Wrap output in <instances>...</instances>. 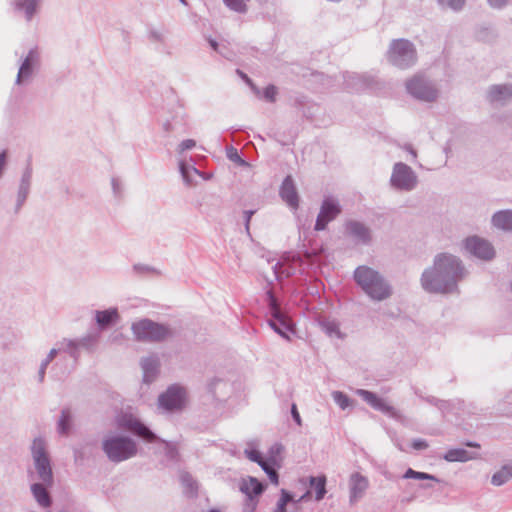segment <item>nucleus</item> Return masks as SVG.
<instances>
[{
	"mask_svg": "<svg viewBox=\"0 0 512 512\" xmlns=\"http://www.w3.org/2000/svg\"><path fill=\"white\" fill-rule=\"evenodd\" d=\"M465 276L462 261L449 253L435 256L433 266L424 270L421 276L422 288L432 294L458 292V283Z\"/></svg>",
	"mask_w": 512,
	"mask_h": 512,
	"instance_id": "1",
	"label": "nucleus"
},
{
	"mask_svg": "<svg viewBox=\"0 0 512 512\" xmlns=\"http://www.w3.org/2000/svg\"><path fill=\"white\" fill-rule=\"evenodd\" d=\"M354 280L372 300L383 301L392 295L390 283L378 271L368 266L357 267Z\"/></svg>",
	"mask_w": 512,
	"mask_h": 512,
	"instance_id": "2",
	"label": "nucleus"
},
{
	"mask_svg": "<svg viewBox=\"0 0 512 512\" xmlns=\"http://www.w3.org/2000/svg\"><path fill=\"white\" fill-rule=\"evenodd\" d=\"M131 330L135 339L140 342L160 343L174 336V331L169 325L148 318L134 322Z\"/></svg>",
	"mask_w": 512,
	"mask_h": 512,
	"instance_id": "3",
	"label": "nucleus"
},
{
	"mask_svg": "<svg viewBox=\"0 0 512 512\" xmlns=\"http://www.w3.org/2000/svg\"><path fill=\"white\" fill-rule=\"evenodd\" d=\"M102 450L113 463H120L135 457L138 453L137 443L128 436L113 435L102 442Z\"/></svg>",
	"mask_w": 512,
	"mask_h": 512,
	"instance_id": "4",
	"label": "nucleus"
},
{
	"mask_svg": "<svg viewBox=\"0 0 512 512\" xmlns=\"http://www.w3.org/2000/svg\"><path fill=\"white\" fill-rule=\"evenodd\" d=\"M271 319L268 320L269 326L282 338L290 340L289 333L295 332V326L290 317L281 309L280 302L272 289L265 293Z\"/></svg>",
	"mask_w": 512,
	"mask_h": 512,
	"instance_id": "5",
	"label": "nucleus"
},
{
	"mask_svg": "<svg viewBox=\"0 0 512 512\" xmlns=\"http://www.w3.org/2000/svg\"><path fill=\"white\" fill-rule=\"evenodd\" d=\"M387 59L397 68L408 69L417 62L416 47L407 39H395L389 46Z\"/></svg>",
	"mask_w": 512,
	"mask_h": 512,
	"instance_id": "6",
	"label": "nucleus"
},
{
	"mask_svg": "<svg viewBox=\"0 0 512 512\" xmlns=\"http://www.w3.org/2000/svg\"><path fill=\"white\" fill-rule=\"evenodd\" d=\"M31 455L38 478L48 487L53 485V472L51 460L47 452L46 441L42 437H37L31 445Z\"/></svg>",
	"mask_w": 512,
	"mask_h": 512,
	"instance_id": "7",
	"label": "nucleus"
},
{
	"mask_svg": "<svg viewBox=\"0 0 512 512\" xmlns=\"http://www.w3.org/2000/svg\"><path fill=\"white\" fill-rule=\"evenodd\" d=\"M118 426L148 443L164 442L140 419L132 414H123L118 418Z\"/></svg>",
	"mask_w": 512,
	"mask_h": 512,
	"instance_id": "8",
	"label": "nucleus"
},
{
	"mask_svg": "<svg viewBox=\"0 0 512 512\" xmlns=\"http://www.w3.org/2000/svg\"><path fill=\"white\" fill-rule=\"evenodd\" d=\"M406 89L411 96L421 101L433 102L438 97V90L435 85L420 75L409 79L406 82Z\"/></svg>",
	"mask_w": 512,
	"mask_h": 512,
	"instance_id": "9",
	"label": "nucleus"
},
{
	"mask_svg": "<svg viewBox=\"0 0 512 512\" xmlns=\"http://www.w3.org/2000/svg\"><path fill=\"white\" fill-rule=\"evenodd\" d=\"M391 185L400 191H411L417 185V175L410 166L403 162L394 164L390 178Z\"/></svg>",
	"mask_w": 512,
	"mask_h": 512,
	"instance_id": "10",
	"label": "nucleus"
},
{
	"mask_svg": "<svg viewBox=\"0 0 512 512\" xmlns=\"http://www.w3.org/2000/svg\"><path fill=\"white\" fill-rule=\"evenodd\" d=\"M186 390L179 385H172L159 395V407L168 412L181 411L185 406Z\"/></svg>",
	"mask_w": 512,
	"mask_h": 512,
	"instance_id": "11",
	"label": "nucleus"
},
{
	"mask_svg": "<svg viewBox=\"0 0 512 512\" xmlns=\"http://www.w3.org/2000/svg\"><path fill=\"white\" fill-rule=\"evenodd\" d=\"M463 244L465 250L478 259L490 261L495 256V250L492 244L479 236H469L464 240Z\"/></svg>",
	"mask_w": 512,
	"mask_h": 512,
	"instance_id": "12",
	"label": "nucleus"
},
{
	"mask_svg": "<svg viewBox=\"0 0 512 512\" xmlns=\"http://www.w3.org/2000/svg\"><path fill=\"white\" fill-rule=\"evenodd\" d=\"M342 212V207L337 199L334 197H326L322 201L320 212L317 216L314 229L316 231H323L326 229L328 223L333 221Z\"/></svg>",
	"mask_w": 512,
	"mask_h": 512,
	"instance_id": "13",
	"label": "nucleus"
},
{
	"mask_svg": "<svg viewBox=\"0 0 512 512\" xmlns=\"http://www.w3.org/2000/svg\"><path fill=\"white\" fill-rule=\"evenodd\" d=\"M38 64L39 53L36 49H31L20 65L16 83L21 85L22 83L29 81L33 75L34 68L38 66Z\"/></svg>",
	"mask_w": 512,
	"mask_h": 512,
	"instance_id": "14",
	"label": "nucleus"
},
{
	"mask_svg": "<svg viewBox=\"0 0 512 512\" xmlns=\"http://www.w3.org/2000/svg\"><path fill=\"white\" fill-rule=\"evenodd\" d=\"M281 199L293 210L299 207V195L291 175H287L279 189Z\"/></svg>",
	"mask_w": 512,
	"mask_h": 512,
	"instance_id": "15",
	"label": "nucleus"
},
{
	"mask_svg": "<svg viewBox=\"0 0 512 512\" xmlns=\"http://www.w3.org/2000/svg\"><path fill=\"white\" fill-rule=\"evenodd\" d=\"M357 393L365 402H367L375 410L387 414L391 417H396V409L393 406L387 404L382 398L378 397L377 394H375L374 392L359 389Z\"/></svg>",
	"mask_w": 512,
	"mask_h": 512,
	"instance_id": "16",
	"label": "nucleus"
},
{
	"mask_svg": "<svg viewBox=\"0 0 512 512\" xmlns=\"http://www.w3.org/2000/svg\"><path fill=\"white\" fill-rule=\"evenodd\" d=\"M346 231L357 243L366 245L371 241L370 229L359 221H349L346 224Z\"/></svg>",
	"mask_w": 512,
	"mask_h": 512,
	"instance_id": "17",
	"label": "nucleus"
},
{
	"mask_svg": "<svg viewBox=\"0 0 512 512\" xmlns=\"http://www.w3.org/2000/svg\"><path fill=\"white\" fill-rule=\"evenodd\" d=\"M488 100L495 104H505L512 99V85H492L488 90Z\"/></svg>",
	"mask_w": 512,
	"mask_h": 512,
	"instance_id": "18",
	"label": "nucleus"
},
{
	"mask_svg": "<svg viewBox=\"0 0 512 512\" xmlns=\"http://www.w3.org/2000/svg\"><path fill=\"white\" fill-rule=\"evenodd\" d=\"M345 88L352 92H359L370 85V80L365 75H360L353 72L343 73Z\"/></svg>",
	"mask_w": 512,
	"mask_h": 512,
	"instance_id": "19",
	"label": "nucleus"
},
{
	"mask_svg": "<svg viewBox=\"0 0 512 512\" xmlns=\"http://www.w3.org/2000/svg\"><path fill=\"white\" fill-rule=\"evenodd\" d=\"M140 364H141V368L143 370V381L145 383L153 382L158 374V371H159V366H160L159 358L155 355L148 356V357L142 358Z\"/></svg>",
	"mask_w": 512,
	"mask_h": 512,
	"instance_id": "20",
	"label": "nucleus"
},
{
	"mask_svg": "<svg viewBox=\"0 0 512 512\" xmlns=\"http://www.w3.org/2000/svg\"><path fill=\"white\" fill-rule=\"evenodd\" d=\"M349 486L350 501L353 502L362 497L363 493L368 488V480L366 477L356 472L350 476Z\"/></svg>",
	"mask_w": 512,
	"mask_h": 512,
	"instance_id": "21",
	"label": "nucleus"
},
{
	"mask_svg": "<svg viewBox=\"0 0 512 512\" xmlns=\"http://www.w3.org/2000/svg\"><path fill=\"white\" fill-rule=\"evenodd\" d=\"M119 320V313L117 308H109L102 311L95 312V321L99 330H105L114 325Z\"/></svg>",
	"mask_w": 512,
	"mask_h": 512,
	"instance_id": "22",
	"label": "nucleus"
},
{
	"mask_svg": "<svg viewBox=\"0 0 512 512\" xmlns=\"http://www.w3.org/2000/svg\"><path fill=\"white\" fill-rule=\"evenodd\" d=\"M264 489V485L254 477H249L248 480H243L240 485L241 492H243L250 500H253L254 497L260 496L264 492Z\"/></svg>",
	"mask_w": 512,
	"mask_h": 512,
	"instance_id": "23",
	"label": "nucleus"
},
{
	"mask_svg": "<svg viewBox=\"0 0 512 512\" xmlns=\"http://www.w3.org/2000/svg\"><path fill=\"white\" fill-rule=\"evenodd\" d=\"M492 225L503 231H512V210H500L493 214Z\"/></svg>",
	"mask_w": 512,
	"mask_h": 512,
	"instance_id": "24",
	"label": "nucleus"
},
{
	"mask_svg": "<svg viewBox=\"0 0 512 512\" xmlns=\"http://www.w3.org/2000/svg\"><path fill=\"white\" fill-rule=\"evenodd\" d=\"M46 484L42 483H33L31 485V492L33 497L37 501V503L42 507H50L52 505V498L50 493L46 488Z\"/></svg>",
	"mask_w": 512,
	"mask_h": 512,
	"instance_id": "25",
	"label": "nucleus"
},
{
	"mask_svg": "<svg viewBox=\"0 0 512 512\" xmlns=\"http://www.w3.org/2000/svg\"><path fill=\"white\" fill-rule=\"evenodd\" d=\"M39 3L40 0H14L15 10L23 12L27 21H31L37 13Z\"/></svg>",
	"mask_w": 512,
	"mask_h": 512,
	"instance_id": "26",
	"label": "nucleus"
},
{
	"mask_svg": "<svg viewBox=\"0 0 512 512\" xmlns=\"http://www.w3.org/2000/svg\"><path fill=\"white\" fill-rule=\"evenodd\" d=\"M475 457L476 453L469 452L464 448L449 449L443 456V458L448 462H466L474 459Z\"/></svg>",
	"mask_w": 512,
	"mask_h": 512,
	"instance_id": "27",
	"label": "nucleus"
},
{
	"mask_svg": "<svg viewBox=\"0 0 512 512\" xmlns=\"http://www.w3.org/2000/svg\"><path fill=\"white\" fill-rule=\"evenodd\" d=\"M32 173H33V169H32V165H31V161L28 160L27 166H26V168L21 176V179H20V184H19V188H18V192H17L18 196L28 198V195L30 193V187H31Z\"/></svg>",
	"mask_w": 512,
	"mask_h": 512,
	"instance_id": "28",
	"label": "nucleus"
},
{
	"mask_svg": "<svg viewBox=\"0 0 512 512\" xmlns=\"http://www.w3.org/2000/svg\"><path fill=\"white\" fill-rule=\"evenodd\" d=\"M512 478V465L506 464L496 471L491 477V483L494 486H501Z\"/></svg>",
	"mask_w": 512,
	"mask_h": 512,
	"instance_id": "29",
	"label": "nucleus"
},
{
	"mask_svg": "<svg viewBox=\"0 0 512 512\" xmlns=\"http://www.w3.org/2000/svg\"><path fill=\"white\" fill-rule=\"evenodd\" d=\"M100 332L93 331L89 332L85 336L76 339L77 343H79V349L84 348L87 351H93L99 341Z\"/></svg>",
	"mask_w": 512,
	"mask_h": 512,
	"instance_id": "30",
	"label": "nucleus"
},
{
	"mask_svg": "<svg viewBox=\"0 0 512 512\" xmlns=\"http://www.w3.org/2000/svg\"><path fill=\"white\" fill-rule=\"evenodd\" d=\"M59 350L67 352L75 362L78 361L80 352L79 343H77L76 339H63L61 342H59Z\"/></svg>",
	"mask_w": 512,
	"mask_h": 512,
	"instance_id": "31",
	"label": "nucleus"
},
{
	"mask_svg": "<svg viewBox=\"0 0 512 512\" xmlns=\"http://www.w3.org/2000/svg\"><path fill=\"white\" fill-rule=\"evenodd\" d=\"M72 415L68 408H64L61 411V415L57 424L59 434L68 435L71 430Z\"/></svg>",
	"mask_w": 512,
	"mask_h": 512,
	"instance_id": "32",
	"label": "nucleus"
},
{
	"mask_svg": "<svg viewBox=\"0 0 512 512\" xmlns=\"http://www.w3.org/2000/svg\"><path fill=\"white\" fill-rule=\"evenodd\" d=\"M310 486L315 489V499L317 501L322 500L326 494V477H310Z\"/></svg>",
	"mask_w": 512,
	"mask_h": 512,
	"instance_id": "33",
	"label": "nucleus"
},
{
	"mask_svg": "<svg viewBox=\"0 0 512 512\" xmlns=\"http://www.w3.org/2000/svg\"><path fill=\"white\" fill-rule=\"evenodd\" d=\"M276 463L277 462H275V461H271L269 459H266L263 463H260L259 466L267 474V476L269 477L270 481L273 484L278 485V483H279V475H278V472L276 471V469L274 468Z\"/></svg>",
	"mask_w": 512,
	"mask_h": 512,
	"instance_id": "34",
	"label": "nucleus"
},
{
	"mask_svg": "<svg viewBox=\"0 0 512 512\" xmlns=\"http://www.w3.org/2000/svg\"><path fill=\"white\" fill-rule=\"evenodd\" d=\"M403 478L417 479V480H431V481H435V482H440V480L436 476H434L432 474L425 473V472L415 471L412 468H408L406 470V472L403 475Z\"/></svg>",
	"mask_w": 512,
	"mask_h": 512,
	"instance_id": "35",
	"label": "nucleus"
},
{
	"mask_svg": "<svg viewBox=\"0 0 512 512\" xmlns=\"http://www.w3.org/2000/svg\"><path fill=\"white\" fill-rule=\"evenodd\" d=\"M466 0H437L438 5L443 9H450L459 12L463 9Z\"/></svg>",
	"mask_w": 512,
	"mask_h": 512,
	"instance_id": "36",
	"label": "nucleus"
},
{
	"mask_svg": "<svg viewBox=\"0 0 512 512\" xmlns=\"http://www.w3.org/2000/svg\"><path fill=\"white\" fill-rule=\"evenodd\" d=\"M180 480L182 485L191 493L196 494L197 493V483L194 480L193 476L188 472H183L180 475Z\"/></svg>",
	"mask_w": 512,
	"mask_h": 512,
	"instance_id": "37",
	"label": "nucleus"
},
{
	"mask_svg": "<svg viewBox=\"0 0 512 512\" xmlns=\"http://www.w3.org/2000/svg\"><path fill=\"white\" fill-rule=\"evenodd\" d=\"M322 329L325 331V333L330 336H336L338 338L341 337V332L339 329V325L334 321H323L321 323Z\"/></svg>",
	"mask_w": 512,
	"mask_h": 512,
	"instance_id": "38",
	"label": "nucleus"
},
{
	"mask_svg": "<svg viewBox=\"0 0 512 512\" xmlns=\"http://www.w3.org/2000/svg\"><path fill=\"white\" fill-rule=\"evenodd\" d=\"M293 501V496L285 489L281 490V497L277 502L276 512H285L287 504Z\"/></svg>",
	"mask_w": 512,
	"mask_h": 512,
	"instance_id": "39",
	"label": "nucleus"
},
{
	"mask_svg": "<svg viewBox=\"0 0 512 512\" xmlns=\"http://www.w3.org/2000/svg\"><path fill=\"white\" fill-rule=\"evenodd\" d=\"M246 1L247 0H223L225 5L229 9H231L235 12H238V13H246V11H247Z\"/></svg>",
	"mask_w": 512,
	"mask_h": 512,
	"instance_id": "40",
	"label": "nucleus"
},
{
	"mask_svg": "<svg viewBox=\"0 0 512 512\" xmlns=\"http://www.w3.org/2000/svg\"><path fill=\"white\" fill-rule=\"evenodd\" d=\"M334 402L342 409L345 410L351 403L350 398L341 391H334L332 393Z\"/></svg>",
	"mask_w": 512,
	"mask_h": 512,
	"instance_id": "41",
	"label": "nucleus"
},
{
	"mask_svg": "<svg viewBox=\"0 0 512 512\" xmlns=\"http://www.w3.org/2000/svg\"><path fill=\"white\" fill-rule=\"evenodd\" d=\"M179 169L184 181L188 184L191 183L192 181L190 178L191 173H199L197 168H195L194 166H190L184 162H180Z\"/></svg>",
	"mask_w": 512,
	"mask_h": 512,
	"instance_id": "42",
	"label": "nucleus"
},
{
	"mask_svg": "<svg viewBox=\"0 0 512 512\" xmlns=\"http://www.w3.org/2000/svg\"><path fill=\"white\" fill-rule=\"evenodd\" d=\"M227 157L234 163H237L240 166H247L248 162L245 161L238 153V150L233 146L227 148Z\"/></svg>",
	"mask_w": 512,
	"mask_h": 512,
	"instance_id": "43",
	"label": "nucleus"
},
{
	"mask_svg": "<svg viewBox=\"0 0 512 512\" xmlns=\"http://www.w3.org/2000/svg\"><path fill=\"white\" fill-rule=\"evenodd\" d=\"M244 454L250 461L257 463L258 465H260V463H263L266 460L263 459L261 453L255 449H246L244 451Z\"/></svg>",
	"mask_w": 512,
	"mask_h": 512,
	"instance_id": "44",
	"label": "nucleus"
},
{
	"mask_svg": "<svg viewBox=\"0 0 512 512\" xmlns=\"http://www.w3.org/2000/svg\"><path fill=\"white\" fill-rule=\"evenodd\" d=\"M277 88L270 84L263 91V97L266 101L273 103L276 101Z\"/></svg>",
	"mask_w": 512,
	"mask_h": 512,
	"instance_id": "45",
	"label": "nucleus"
},
{
	"mask_svg": "<svg viewBox=\"0 0 512 512\" xmlns=\"http://www.w3.org/2000/svg\"><path fill=\"white\" fill-rule=\"evenodd\" d=\"M283 449H284V448H283L282 444H280V443H274V444L270 447V449H269V451H268V458H267V459H269V460H271V461H275V462H277V459H276V458H277V456H278V455H280V453L283 451Z\"/></svg>",
	"mask_w": 512,
	"mask_h": 512,
	"instance_id": "46",
	"label": "nucleus"
},
{
	"mask_svg": "<svg viewBox=\"0 0 512 512\" xmlns=\"http://www.w3.org/2000/svg\"><path fill=\"white\" fill-rule=\"evenodd\" d=\"M414 393L425 402L429 403L430 405L437 406L439 399L434 396H424L423 393L418 388H414Z\"/></svg>",
	"mask_w": 512,
	"mask_h": 512,
	"instance_id": "47",
	"label": "nucleus"
},
{
	"mask_svg": "<svg viewBox=\"0 0 512 512\" xmlns=\"http://www.w3.org/2000/svg\"><path fill=\"white\" fill-rule=\"evenodd\" d=\"M149 39L154 42H164V35L156 29L149 30Z\"/></svg>",
	"mask_w": 512,
	"mask_h": 512,
	"instance_id": "48",
	"label": "nucleus"
},
{
	"mask_svg": "<svg viewBox=\"0 0 512 512\" xmlns=\"http://www.w3.org/2000/svg\"><path fill=\"white\" fill-rule=\"evenodd\" d=\"M112 190L116 197H120L122 193L121 182L118 178L113 177L111 180Z\"/></svg>",
	"mask_w": 512,
	"mask_h": 512,
	"instance_id": "49",
	"label": "nucleus"
},
{
	"mask_svg": "<svg viewBox=\"0 0 512 512\" xmlns=\"http://www.w3.org/2000/svg\"><path fill=\"white\" fill-rule=\"evenodd\" d=\"M195 146H196L195 140H193V139H186V140H183L179 144V151L183 152L185 150H190V149L194 148Z\"/></svg>",
	"mask_w": 512,
	"mask_h": 512,
	"instance_id": "50",
	"label": "nucleus"
},
{
	"mask_svg": "<svg viewBox=\"0 0 512 512\" xmlns=\"http://www.w3.org/2000/svg\"><path fill=\"white\" fill-rule=\"evenodd\" d=\"M256 210H245L243 212V217H244V224H245V230L247 231V233L249 234V230H250V221H251V218L252 216L255 214Z\"/></svg>",
	"mask_w": 512,
	"mask_h": 512,
	"instance_id": "51",
	"label": "nucleus"
},
{
	"mask_svg": "<svg viewBox=\"0 0 512 512\" xmlns=\"http://www.w3.org/2000/svg\"><path fill=\"white\" fill-rule=\"evenodd\" d=\"M163 129L166 133H172L179 131L178 122L166 121L163 124Z\"/></svg>",
	"mask_w": 512,
	"mask_h": 512,
	"instance_id": "52",
	"label": "nucleus"
},
{
	"mask_svg": "<svg viewBox=\"0 0 512 512\" xmlns=\"http://www.w3.org/2000/svg\"><path fill=\"white\" fill-rule=\"evenodd\" d=\"M436 407L444 414V413L448 412L451 409L452 404L448 400L439 399L438 404H437Z\"/></svg>",
	"mask_w": 512,
	"mask_h": 512,
	"instance_id": "53",
	"label": "nucleus"
},
{
	"mask_svg": "<svg viewBox=\"0 0 512 512\" xmlns=\"http://www.w3.org/2000/svg\"><path fill=\"white\" fill-rule=\"evenodd\" d=\"M487 2L494 9H502L507 6L509 0H487Z\"/></svg>",
	"mask_w": 512,
	"mask_h": 512,
	"instance_id": "54",
	"label": "nucleus"
},
{
	"mask_svg": "<svg viewBox=\"0 0 512 512\" xmlns=\"http://www.w3.org/2000/svg\"><path fill=\"white\" fill-rule=\"evenodd\" d=\"M412 447L415 450H424L428 447V443L424 439H415L412 442Z\"/></svg>",
	"mask_w": 512,
	"mask_h": 512,
	"instance_id": "55",
	"label": "nucleus"
},
{
	"mask_svg": "<svg viewBox=\"0 0 512 512\" xmlns=\"http://www.w3.org/2000/svg\"><path fill=\"white\" fill-rule=\"evenodd\" d=\"M291 415L293 420L300 426L302 424V421L296 404H292L291 406Z\"/></svg>",
	"mask_w": 512,
	"mask_h": 512,
	"instance_id": "56",
	"label": "nucleus"
},
{
	"mask_svg": "<svg viewBox=\"0 0 512 512\" xmlns=\"http://www.w3.org/2000/svg\"><path fill=\"white\" fill-rule=\"evenodd\" d=\"M237 73L241 76L242 79H244L246 81L247 84L250 85V87L252 88V90L258 94L259 93V90L258 88L252 83L251 79L245 74L243 73L242 71L240 70H237Z\"/></svg>",
	"mask_w": 512,
	"mask_h": 512,
	"instance_id": "57",
	"label": "nucleus"
},
{
	"mask_svg": "<svg viewBox=\"0 0 512 512\" xmlns=\"http://www.w3.org/2000/svg\"><path fill=\"white\" fill-rule=\"evenodd\" d=\"M494 36V31L489 28H483L479 31L478 37L482 40H488V36Z\"/></svg>",
	"mask_w": 512,
	"mask_h": 512,
	"instance_id": "58",
	"label": "nucleus"
},
{
	"mask_svg": "<svg viewBox=\"0 0 512 512\" xmlns=\"http://www.w3.org/2000/svg\"><path fill=\"white\" fill-rule=\"evenodd\" d=\"M26 200H27V198L17 195L16 205H15V213L16 214L19 213V211L23 207V205L26 202Z\"/></svg>",
	"mask_w": 512,
	"mask_h": 512,
	"instance_id": "59",
	"label": "nucleus"
},
{
	"mask_svg": "<svg viewBox=\"0 0 512 512\" xmlns=\"http://www.w3.org/2000/svg\"><path fill=\"white\" fill-rule=\"evenodd\" d=\"M166 454L169 458L173 459L177 455V450L175 447H172L169 443H166Z\"/></svg>",
	"mask_w": 512,
	"mask_h": 512,
	"instance_id": "60",
	"label": "nucleus"
},
{
	"mask_svg": "<svg viewBox=\"0 0 512 512\" xmlns=\"http://www.w3.org/2000/svg\"><path fill=\"white\" fill-rule=\"evenodd\" d=\"M402 149H404L405 151L409 152L410 155L412 156L413 160H415L417 158V152H416V150L413 148V146L411 144H404L402 146Z\"/></svg>",
	"mask_w": 512,
	"mask_h": 512,
	"instance_id": "61",
	"label": "nucleus"
},
{
	"mask_svg": "<svg viewBox=\"0 0 512 512\" xmlns=\"http://www.w3.org/2000/svg\"><path fill=\"white\" fill-rule=\"evenodd\" d=\"M59 352H60L59 348L51 349L50 352L48 353V355L46 356L45 360H47L48 362L51 363Z\"/></svg>",
	"mask_w": 512,
	"mask_h": 512,
	"instance_id": "62",
	"label": "nucleus"
},
{
	"mask_svg": "<svg viewBox=\"0 0 512 512\" xmlns=\"http://www.w3.org/2000/svg\"><path fill=\"white\" fill-rule=\"evenodd\" d=\"M6 165V152L3 151L0 153V175L2 174Z\"/></svg>",
	"mask_w": 512,
	"mask_h": 512,
	"instance_id": "63",
	"label": "nucleus"
},
{
	"mask_svg": "<svg viewBox=\"0 0 512 512\" xmlns=\"http://www.w3.org/2000/svg\"><path fill=\"white\" fill-rule=\"evenodd\" d=\"M134 269L138 272H148L152 270L150 267L144 265H135Z\"/></svg>",
	"mask_w": 512,
	"mask_h": 512,
	"instance_id": "64",
	"label": "nucleus"
}]
</instances>
